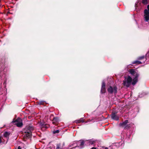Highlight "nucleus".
Returning a JSON list of instances; mask_svg holds the SVG:
<instances>
[{
    "instance_id": "obj_8",
    "label": "nucleus",
    "mask_w": 149,
    "mask_h": 149,
    "mask_svg": "<svg viewBox=\"0 0 149 149\" xmlns=\"http://www.w3.org/2000/svg\"><path fill=\"white\" fill-rule=\"evenodd\" d=\"M128 122V120H126L124 122L120 123L119 125L120 126L124 127L125 128H127L130 127L128 125H127Z\"/></svg>"
},
{
    "instance_id": "obj_12",
    "label": "nucleus",
    "mask_w": 149,
    "mask_h": 149,
    "mask_svg": "<svg viewBox=\"0 0 149 149\" xmlns=\"http://www.w3.org/2000/svg\"><path fill=\"white\" fill-rule=\"evenodd\" d=\"M134 77H135L133 79V81L132 83V84L133 85H135L138 81L137 78L138 77H137L136 76H134Z\"/></svg>"
},
{
    "instance_id": "obj_13",
    "label": "nucleus",
    "mask_w": 149,
    "mask_h": 149,
    "mask_svg": "<svg viewBox=\"0 0 149 149\" xmlns=\"http://www.w3.org/2000/svg\"><path fill=\"white\" fill-rule=\"evenodd\" d=\"M111 118L112 119L116 120H118L119 119L118 117L117 116L116 114L115 113L112 114L111 115Z\"/></svg>"
},
{
    "instance_id": "obj_19",
    "label": "nucleus",
    "mask_w": 149,
    "mask_h": 149,
    "mask_svg": "<svg viewBox=\"0 0 149 149\" xmlns=\"http://www.w3.org/2000/svg\"><path fill=\"white\" fill-rule=\"evenodd\" d=\"M81 121L80 120H79H79L77 121V122H76V123H79Z\"/></svg>"
},
{
    "instance_id": "obj_11",
    "label": "nucleus",
    "mask_w": 149,
    "mask_h": 149,
    "mask_svg": "<svg viewBox=\"0 0 149 149\" xmlns=\"http://www.w3.org/2000/svg\"><path fill=\"white\" fill-rule=\"evenodd\" d=\"M86 142L88 145H90L93 144L95 142V141L93 140H90L86 141Z\"/></svg>"
},
{
    "instance_id": "obj_9",
    "label": "nucleus",
    "mask_w": 149,
    "mask_h": 149,
    "mask_svg": "<svg viewBox=\"0 0 149 149\" xmlns=\"http://www.w3.org/2000/svg\"><path fill=\"white\" fill-rule=\"evenodd\" d=\"M130 72L131 74L134 76H136L137 77L139 76V74L135 72L133 69H131L130 71Z\"/></svg>"
},
{
    "instance_id": "obj_14",
    "label": "nucleus",
    "mask_w": 149,
    "mask_h": 149,
    "mask_svg": "<svg viewBox=\"0 0 149 149\" xmlns=\"http://www.w3.org/2000/svg\"><path fill=\"white\" fill-rule=\"evenodd\" d=\"M58 122V118L57 117L54 118L53 120V124H56Z\"/></svg>"
},
{
    "instance_id": "obj_21",
    "label": "nucleus",
    "mask_w": 149,
    "mask_h": 149,
    "mask_svg": "<svg viewBox=\"0 0 149 149\" xmlns=\"http://www.w3.org/2000/svg\"><path fill=\"white\" fill-rule=\"evenodd\" d=\"M17 149H22L21 147L20 146L18 147Z\"/></svg>"
},
{
    "instance_id": "obj_25",
    "label": "nucleus",
    "mask_w": 149,
    "mask_h": 149,
    "mask_svg": "<svg viewBox=\"0 0 149 149\" xmlns=\"http://www.w3.org/2000/svg\"><path fill=\"white\" fill-rule=\"evenodd\" d=\"M74 148V147H73V148Z\"/></svg>"
},
{
    "instance_id": "obj_5",
    "label": "nucleus",
    "mask_w": 149,
    "mask_h": 149,
    "mask_svg": "<svg viewBox=\"0 0 149 149\" xmlns=\"http://www.w3.org/2000/svg\"><path fill=\"white\" fill-rule=\"evenodd\" d=\"M117 88L116 86H114L113 87L110 86L108 89V91L109 93H114L116 94L117 93Z\"/></svg>"
},
{
    "instance_id": "obj_6",
    "label": "nucleus",
    "mask_w": 149,
    "mask_h": 149,
    "mask_svg": "<svg viewBox=\"0 0 149 149\" xmlns=\"http://www.w3.org/2000/svg\"><path fill=\"white\" fill-rule=\"evenodd\" d=\"M139 59L140 60H142L141 61H135L132 63L133 64H140L143 63H144L145 61H146V59L145 58L144 56H142L141 57H139Z\"/></svg>"
},
{
    "instance_id": "obj_3",
    "label": "nucleus",
    "mask_w": 149,
    "mask_h": 149,
    "mask_svg": "<svg viewBox=\"0 0 149 149\" xmlns=\"http://www.w3.org/2000/svg\"><path fill=\"white\" fill-rule=\"evenodd\" d=\"M12 123H15V125L19 127H21L23 125L22 120L19 118H18L15 120H13Z\"/></svg>"
},
{
    "instance_id": "obj_22",
    "label": "nucleus",
    "mask_w": 149,
    "mask_h": 149,
    "mask_svg": "<svg viewBox=\"0 0 149 149\" xmlns=\"http://www.w3.org/2000/svg\"><path fill=\"white\" fill-rule=\"evenodd\" d=\"M91 149H96V148L95 147H93L92 148H91Z\"/></svg>"
},
{
    "instance_id": "obj_2",
    "label": "nucleus",
    "mask_w": 149,
    "mask_h": 149,
    "mask_svg": "<svg viewBox=\"0 0 149 149\" xmlns=\"http://www.w3.org/2000/svg\"><path fill=\"white\" fill-rule=\"evenodd\" d=\"M132 80V78L130 76H128L127 77L125 78V80L123 81L124 85L127 87H129L131 84Z\"/></svg>"
},
{
    "instance_id": "obj_1",
    "label": "nucleus",
    "mask_w": 149,
    "mask_h": 149,
    "mask_svg": "<svg viewBox=\"0 0 149 149\" xmlns=\"http://www.w3.org/2000/svg\"><path fill=\"white\" fill-rule=\"evenodd\" d=\"M27 130L25 132L24 136L27 138L30 137L31 135L32 132L34 130V128L31 126H29L27 128Z\"/></svg>"
},
{
    "instance_id": "obj_15",
    "label": "nucleus",
    "mask_w": 149,
    "mask_h": 149,
    "mask_svg": "<svg viewBox=\"0 0 149 149\" xmlns=\"http://www.w3.org/2000/svg\"><path fill=\"white\" fill-rule=\"evenodd\" d=\"M9 135V133L7 132H6L4 134V136L5 137H7Z\"/></svg>"
},
{
    "instance_id": "obj_7",
    "label": "nucleus",
    "mask_w": 149,
    "mask_h": 149,
    "mask_svg": "<svg viewBox=\"0 0 149 149\" xmlns=\"http://www.w3.org/2000/svg\"><path fill=\"white\" fill-rule=\"evenodd\" d=\"M80 143L79 145L80 146H83L84 144V142L83 141H78L77 143H72L70 144L69 146V147H71L73 146L74 145L76 146L75 147H76L77 145H79V144Z\"/></svg>"
},
{
    "instance_id": "obj_18",
    "label": "nucleus",
    "mask_w": 149,
    "mask_h": 149,
    "mask_svg": "<svg viewBox=\"0 0 149 149\" xmlns=\"http://www.w3.org/2000/svg\"><path fill=\"white\" fill-rule=\"evenodd\" d=\"M59 130H57L55 131H53V133L56 134V133H58L59 132Z\"/></svg>"
},
{
    "instance_id": "obj_4",
    "label": "nucleus",
    "mask_w": 149,
    "mask_h": 149,
    "mask_svg": "<svg viewBox=\"0 0 149 149\" xmlns=\"http://www.w3.org/2000/svg\"><path fill=\"white\" fill-rule=\"evenodd\" d=\"M144 13L145 20L148 22L149 20V5L147 6V9L144 10Z\"/></svg>"
},
{
    "instance_id": "obj_17",
    "label": "nucleus",
    "mask_w": 149,
    "mask_h": 149,
    "mask_svg": "<svg viewBox=\"0 0 149 149\" xmlns=\"http://www.w3.org/2000/svg\"><path fill=\"white\" fill-rule=\"evenodd\" d=\"M60 146L59 144L57 145L56 149H62V148L60 147Z\"/></svg>"
},
{
    "instance_id": "obj_24",
    "label": "nucleus",
    "mask_w": 149,
    "mask_h": 149,
    "mask_svg": "<svg viewBox=\"0 0 149 149\" xmlns=\"http://www.w3.org/2000/svg\"><path fill=\"white\" fill-rule=\"evenodd\" d=\"M64 145H65V144H64V143H63V146H64Z\"/></svg>"
},
{
    "instance_id": "obj_20",
    "label": "nucleus",
    "mask_w": 149,
    "mask_h": 149,
    "mask_svg": "<svg viewBox=\"0 0 149 149\" xmlns=\"http://www.w3.org/2000/svg\"><path fill=\"white\" fill-rule=\"evenodd\" d=\"M1 140H2V138H1V137H0V144L1 142Z\"/></svg>"
},
{
    "instance_id": "obj_10",
    "label": "nucleus",
    "mask_w": 149,
    "mask_h": 149,
    "mask_svg": "<svg viewBox=\"0 0 149 149\" xmlns=\"http://www.w3.org/2000/svg\"><path fill=\"white\" fill-rule=\"evenodd\" d=\"M105 84L104 81H103L102 84L101 89V92L102 93H104L105 92Z\"/></svg>"
},
{
    "instance_id": "obj_23",
    "label": "nucleus",
    "mask_w": 149,
    "mask_h": 149,
    "mask_svg": "<svg viewBox=\"0 0 149 149\" xmlns=\"http://www.w3.org/2000/svg\"><path fill=\"white\" fill-rule=\"evenodd\" d=\"M105 149H108V148H105Z\"/></svg>"
},
{
    "instance_id": "obj_16",
    "label": "nucleus",
    "mask_w": 149,
    "mask_h": 149,
    "mask_svg": "<svg viewBox=\"0 0 149 149\" xmlns=\"http://www.w3.org/2000/svg\"><path fill=\"white\" fill-rule=\"evenodd\" d=\"M142 2L143 4H147V0H143Z\"/></svg>"
}]
</instances>
